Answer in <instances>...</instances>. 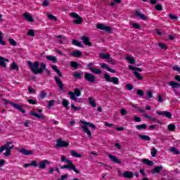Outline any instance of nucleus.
Returning a JSON list of instances; mask_svg holds the SVG:
<instances>
[{"instance_id": "1", "label": "nucleus", "mask_w": 180, "mask_h": 180, "mask_svg": "<svg viewBox=\"0 0 180 180\" xmlns=\"http://www.w3.org/2000/svg\"><path fill=\"white\" fill-rule=\"evenodd\" d=\"M27 65H29L32 72L35 75L37 74H43L44 72V70H46L45 63H41L39 61L32 62L30 60L27 61Z\"/></svg>"}, {"instance_id": "2", "label": "nucleus", "mask_w": 180, "mask_h": 180, "mask_svg": "<svg viewBox=\"0 0 180 180\" xmlns=\"http://www.w3.org/2000/svg\"><path fill=\"white\" fill-rule=\"evenodd\" d=\"M80 123H82V124H84L82 126V129L84 131V133H86L88 137H89L90 139H92V132L89 131L88 127H91V129H96V126L93 123L88 122L84 120H80Z\"/></svg>"}, {"instance_id": "3", "label": "nucleus", "mask_w": 180, "mask_h": 180, "mask_svg": "<svg viewBox=\"0 0 180 180\" xmlns=\"http://www.w3.org/2000/svg\"><path fill=\"white\" fill-rule=\"evenodd\" d=\"M1 101H3V102H4V105L10 104V105H11V106H13L15 109H17L22 113H26V110L22 108V105H20V104H18L16 103L9 101L6 100V98H2Z\"/></svg>"}, {"instance_id": "4", "label": "nucleus", "mask_w": 180, "mask_h": 180, "mask_svg": "<svg viewBox=\"0 0 180 180\" xmlns=\"http://www.w3.org/2000/svg\"><path fill=\"white\" fill-rule=\"evenodd\" d=\"M70 15L72 17V18H74L75 20L73 21V23L75 25H82V22H84V19L82 18V17H80L79 15H78V13H70Z\"/></svg>"}, {"instance_id": "5", "label": "nucleus", "mask_w": 180, "mask_h": 180, "mask_svg": "<svg viewBox=\"0 0 180 180\" xmlns=\"http://www.w3.org/2000/svg\"><path fill=\"white\" fill-rule=\"evenodd\" d=\"M60 169H71L77 174H79L80 172L79 170L77 169V167H75V165H73L72 162L67 163V165L60 166Z\"/></svg>"}, {"instance_id": "6", "label": "nucleus", "mask_w": 180, "mask_h": 180, "mask_svg": "<svg viewBox=\"0 0 180 180\" xmlns=\"http://www.w3.org/2000/svg\"><path fill=\"white\" fill-rule=\"evenodd\" d=\"M104 78L107 82H112L114 85H119V78L116 77H110V75L108 73L104 74Z\"/></svg>"}, {"instance_id": "7", "label": "nucleus", "mask_w": 180, "mask_h": 180, "mask_svg": "<svg viewBox=\"0 0 180 180\" xmlns=\"http://www.w3.org/2000/svg\"><path fill=\"white\" fill-rule=\"evenodd\" d=\"M84 79L87 81V82H90V84H95L96 81V77L91 73L85 72L84 73Z\"/></svg>"}, {"instance_id": "8", "label": "nucleus", "mask_w": 180, "mask_h": 180, "mask_svg": "<svg viewBox=\"0 0 180 180\" xmlns=\"http://www.w3.org/2000/svg\"><path fill=\"white\" fill-rule=\"evenodd\" d=\"M70 146V143L62 141L61 139H58L56 144V148H67Z\"/></svg>"}, {"instance_id": "9", "label": "nucleus", "mask_w": 180, "mask_h": 180, "mask_svg": "<svg viewBox=\"0 0 180 180\" xmlns=\"http://www.w3.org/2000/svg\"><path fill=\"white\" fill-rule=\"evenodd\" d=\"M156 114L159 116H165L167 119H172V114L169 111H157Z\"/></svg>"}, {"instance_id": "10", "label": "nucleus", "mask_w": 180, "mask_h": 180, "mask_svg": "<svg viewBox=\"0 0 180 180\" xmlns=\"http://www.w3.org/2000/svg\"><path fill=\"white\" fill-rule=\"evenodd\" d=\"M97 29H99L100 30H105V32H108L112 31V27L110 26H105L102 23H99L97 25Z\"/></svg>"}, {"instance_id": "11", "label": "nucleus", "mask_w": 180, "mask_h": 180, "mask_svg": "<svg viewBox=\"0 0 180 180\" xmlns=\"http://www.w3.org/2000/svg\"><path fill=\"white\" fill-rule=\"evenodd\" d=\"M54 79H55L56 83L58 85L59 89L60 91H64V84L63 83V81H61V79H60V77L55 76Z\"/></svg>"}, {"instance_id": "12", "label": "nucleus", "mask_w": 180, "mask_h": 180, "mask_svg": "<svg viewBox=\"0 0 180 180\" xmlns=\"http://www.w3.org/2000/svg\"><path fill=\"white\" fill-rule=\"evenodd\" d=\"M47 165H50V161L44 160L39 164L38 168H39V169H44Z\"/></svg>"}, {"instance_id": "13", "label": "nucleus", "mask_w": 180, "mask_h": 180, "mask_svg": "<svg viewBox=\"0 0 180 180\" xmlns=\"http://www.w3.org/2000/svg\"><path fill=\"white\" fill-rule=\"evenodd\" d=\"M6 63H9V59L0 56V67H2L3 68H6Z\"/></svg>"}, {"instance_id": "14", "label": "nucleus", "mask_w": 180, "mask_h": 180, "mask_svg": "<svg viewBox=\"0 0 180 180\" xmlns=\"http://www.w3.org/2000/svg\"><path fill=\"white\" fill-rule=\"evenodd\" d=\"M82 40L85 46H89L90 47H92V44L91 41H89V38L86 36H82Z\"/></svg>"}, {"instance_id": "15", "label": "nucleus", "mask_w": 180, "mask_h": 180, "mask_svg": "<svg viewBox=\"0 0 180 180\" xmlns=\"http://www.w3.org/2000/svg\"><path fill=\"white\" fill-rule=\"evenodd\" d=\"M100 65L101 68H103L104 70H107V71H109V72H112V74H115V72H116V70H115V69H112L109 68V66H108L106 63H101Z\"/></svg>"}, {"instance_id": "16", "label": "nucleus", "mask_w": 180, "mask_h": 180, "mask_svg": "<svg viewBox=\"0 0 180 180\" xmlns=\"http://www.w3.org/2000/svg\"><path fill=\"white\" fill-rule=\"evenodd\" d=\"M108 158L110 160H111V161H112V162H115V164H122V161H120V160L117 159V157L113 155L109 154Z\"/></svg>"}, {"instance_id": "17", "label": "nucleus", "mask_w": 180, "mask_h": 180, "mask_svg": "<svg viewBox=\"0 0 180 180\" xmlns=\"http://www.w3.org/2000/svg\"><path fill=\"white\" fill-rule=\"evenodd\" d=\"M11 144H12V142H7L4 146H1L0 148V154H2L4 150H8V148H12V146H11Z\"/></svg>"}, {"instance_id": "18", "label": "nucleus", "mask_w": 180, "mask_h": 180, "mask_svg": "<svg viewBox=\"0 0 180 180\" xmlns=\"http://www.w3.org/2000/svg\"><path fill=\"white\" fill-rule=\"evenodd\" d=\"M30 113L31 116H34V117H37V119H41L42 120H44V119H46V116L43 114H37L33 111H31Z\"/></svg>"}, {"instance_id": "19", "label": "nucleus", "mask_w": 180, "mask_h": 180, "mask_svg": "<svg viewBox=\"0 0 180 180\" xmlns=\"http://www.w3.org/2000/svg\"><path fill=\"white\" fill-rule=\"evenodd\" d=\"M136 16H138V18H140L141 20H147L148 17L146 16V15L142 14L140 11H135Z\"/></svg>"}, {"instance_id": "20", "label": "nucleus", "mask_w": 180, "mask_h": 180, "mask_svg": "<svg viewBox=\"0 0 180 180\" xmlns=\"http://www.w3.org/2000/svg\"><path fill=\"white\" fill-rule=\"evenodd\" d=\"M73 77L75 79H81L84 78V72H74Z\"/></svg>"}, {"instance_id": "21", "label": "nucleus", "mask_w": 180, "mask_h": 180, "mask_svg": "<svg viewBox=\"0 0 180 180\" xmlns=\"http://www.w3.org/2000/svg\"><path fill=\"white\" fill-rule=\"evenodd\" d=\"M70 55L72 57H77V58H79V57L82 56V52H81V51H79V50H75L72 53H71Z\"/></svg>"}, {"instance_id": "22", "label": "nucleus", "mask_w": 180, "mask_h": 180, "mask_svg": "<svg viewBox=\"0 0 180 180\" xmlns=\"http://www.w3.org/2000/svg\"><path fill=\"white\" fill-rule=\"evenodd\" d=\"M46 60H48V61H52V63H53V64H57V63H58V60H57V57L56 56H46Z\"/></svg>"}, {"instance_id": "23", "label": "nucleus", "mask_w": 180, "mask_h": 180, "mask_svg": "<svg viewBox=\"0 0 180 180\" xmlns=\"http://www.w3.org/2000/svg\"><path fill=\"white\" fill-rule=\"evenodd\" d=\"M24 19L27 20L28 22H34V19L33 18V16L30 15L28 13H25L23 15Z\"/></svg>"}, {"instance_id": "24", "label": "nucleus", "mask_w": 180, "mask_h": 180, "mask_svg": "<svg viewBox=\"0 0 180 180\" xmlns=\"http://www.w3.org/2000/svg\"><path fill=\"white\" fill-rule=\"evenodd\" d=\"M124 178H127L128 179H131L134 175L133 174V172L127 171L123 173Z\"/></svg>"}, {"instance_id": "25", "label": "nucleus", "mask_w": 180, "mask_h": 180, "mask_svg": "<svg viewBox=\"0 0 180 180\" xmlns=\"http://www.w3.org/2000/svg\"><path fill=\"white\" fill-rule=\"evenodd\" d=\"M163 168L162 165L155 167L154 169L152 170V174H160V172L162 171Z\"/></svg>"}, {"instance_id": "26", "label": "nucleus", "mask_w": 180, "mask_h": 180, "mask_svg": "<svg viewBox=\"0 0 180 180\" xmlns=\"http://www.w3.org/2000/svg\"><path fill=\"white\" fill-rule=\"evenodd\" d=\"M20 152L24 155H32L33 154V150H29L25 148H22Z\"/></svg>"}, {"instance_id": "27", "label": "nucleus", "mask_w": 180, "mask_h": 180, "mask_svg": "<svg viewBox=\"0 0 180 180\" xmlns=\"http://www.w3.org/2000/svg\"><path fill=\"white\" fill-rule=\"evenodd\" d=\"M168 85H169V86H172V88H173V89L180 88V84L179 82H174V81L169 82L168 83Z\"/></svg>"}, {"instance_id": "28", "label": "nucleus", "mask_w": 180, "mask_h": 180, "mask_svg": "<svg viewBox=\"0 0 180 180\" xmlns=\"http://www.w3.org/2000/svg\"><path fill=\"white\" fill-rule=\"evenodd\" d=\"M99 57H100V58H102L103 60H109V58H110V54L101 53H100Z\"/></svg>"}, {"instance_id": "29", "label": "nucleus", "mask_w": 180, "mask_h": 180, "mask_svg": "<svg viewBox=\"0 0 180 180\" xmlns=\"http://www.w3.org/2000/svg\"><path fill=\"white\" fill-rule=\"evenodd\" d=\"M62 105L64 106V108H65L67 110H70V107L68 106L70 105V101H68V100L63 99L62 101Z\"/></svg>"}, {"instance_id": "30", "label": "nucleus", "mask_w": 180, "mask_h": 180, "mask_svg": "<svg viewBox=\"0 0 180 180\" xmlns=\"http://www.w3.org/2000/svg\"><path fill=\"white\" fill-rule=\"evenodd\" d=\"M138 137H139V139H141V140H145V141H151V137L147 135L139 134Z\"/></svg>"}, {"instance_id": "31", "label": "nucleus", "mask_w": 180, "mask_h": 180, "mask_svg": "<svg viewBox=\"0 0 180 180\" xmlns=\"http://www.w3.org/2000/svg\"><path fill=\"white\" fill-rule=\"evenodd\" d=\"M72 44H73V46H76L77 47H81L82 49L84 48V45L77 39H72Z\"/></svg>"}, {"instance_id": "32", "label": "nucleus", "mask_w": 180, "mask_h": 180, "mask_svg": "<svg viewBox=\"0 0 180 180\" xmlns=\"http://www.w3.org/2000/svg\"><path fill=\"white\" fill-rule=\"evenodd\" d=\"M70 67L72 68H74V70H78V68L79 67V63L77 61H71Z\"/></svg>"}, {"instance_id": "33", "label": "nucleus", "mask_w": 180, "mask_h": 180, "mask_svg": "<svg viewBox=\"0 0 180 180\" xmlns=\"http://www.w3.org/2000/svg\"><path fill=\"white\" fill-rule=\"evenodd\" d=\"M135 127L137 130H146V129H147V124H142L139 125H136Z\"/></svg>"}, {"instance_id": "34", "label": "nucleus", "mask_w": 180, "mask_h": 180, "mask_svg": "<svg viewBox=\"0 0 180 180\" xmlns=\"http://www.w3.org/2000/svg\"><path fill=\"white\" fill-rule=\"evenodd\" d=\"M142 162H144L146 165H148L149 167H153L154 162L148 159H143L142 160Z\"/></svg>"}, {"instance_id": "35", "label": "nucleus", "mask_w": 180, "mask_h": 180, "mask_svg": "<svg viewBox=\"0 0 180 180\" xmlns=\"http://www.w3.org/2000/svg\"><path fill=\"white\" fill-rule=\"evenodd\" d=\"M89 103L91 104L92 108H96V103L95 102V100H94V97L89 98Z\"/></svg>"}, {"instance_id": "36", "label": "nucleus", "mask_w": 180, "mask_h": 180, "mask_svg": "<svg viewBox=\"0 0 180 180\" xmlns=\"http://www.w3.org/2000/svg\"><path fill=\"white\" fill-rule=\"evenodd\" d=\"M60 161L61 162H67V163L72 162V161H71L70 159L65 158V155L60 156Z\"/></svg>"}, {"instance_id": "37", "label": "nucleus", "mask_w": 180, "mask_h": 180, "mask_svg": "<svg viewBox=\"0 0 180 180\" xmlns=\"http://www.w3.org/2000/svg\"><path fill=\"white\" fill-rule=\"evenodd\" d=\"M10 70H16L18 71L19 70V66L18 65V64H16L15 62H13L10 68Z\"/></svg>"}, {"instance_id": "38", "label": "nucleus", "mask_w": 180, "mask_h": 180, "mask_svg": "<svg viewBox=\"0 0 180 180\" xmlns=\"http://www.w3.org/2000/svg\"><path fill=\"white\" fill-rule=\"evenodd\" d=\"M15 148V146L12 145V146H11V148H8V149H6V153H4V155H5L6 157H8V155H11V150L13 148Z\"/></svg>"}, {"instance_id": "39", "label": "nucleus", "mask_w": 180, "mask_h": 180, "mask_svg": "<svg viewBox=\"0 0 180 180\" xmlns=\"http://www.w3.org/2000/svg\"><path fill=\"white\" fill-rule=\"evenodd\" d=\"M71 155H72V157H76V158H81V157H82V155H81L79 153H77V151H75V150H72Z\"/></svg>"}, {"instance_id": "40", "label": "nucleus", "mask_w": 180, "mask_h": 180, "mask_svg": "<svg viewBox=\"0 0 180 180\" xmlns=\"http://www.w3.org/2000/svg\"><path fill=\"white\" fill-rule=\"evenodd\" d=\"M91 72H93V74H96V75L102 74V70H101V69L93 68V69H91Z\"/></svg>"}, {"instance_id": "41", "label": "nucleus", "mask_w": 180, "mask_h": 180, "mask_svg": "<svg viewBox=\"0 0 180 180\" xmlns=\"http://www.w3.org/2000/svg\"><path fill=\"white\" fill-rule=\"evenodd\" d=\"M134 75L137 78V79H139V81H141V79H143V76H141L139 72H134Z\"/></svg>"}, {"instance_id": "42", "label": "nucleus", "mask_w": 180, "mask_h": 180, "mask_svg": "<svg viewBox=\"0 0 180 180\" xmlns=\"http://www.w3.org/2000/svg\"><path fill=\"white\" fill-rule=\"evenodd\" d=\"M68 95L70 96V99L72 101H77V96L72 91H69Z\"/></svg>"}, {"instance_id": "43", "label": "nucleus", "mask_w": 180, "mask_h": 180, "mask_svg": "<svg viewBox=\"0 0 180 180\" xmlns=\"http://www.w3.org/2000/svg\"><path fill=\"white\" fill-rule=\"evenodd\" d=\"M127 60L129 64H134V63H136L134 58L129 56H127Z\"/></svg>"}, {"instance_id": "44", "label": "nucleus", "mask_w": 180, "mask_h": 180, "mask_svg": "<svg viewBox=\"0 0 180 180\" xmlns=\"http://www.w3.org/2000/svg\"><path fill=\"white\" fill-rule=\"evenodd\" d=\"M47 18L48 19H50V20H54L55 22H57V17L54 16L53 14H48Z\"/></svg>"}, {"instance_id": "45", "label": "nucleus", "mask_w": 180, "mask_h": 180, "mask_svg": "<svg viewBox=\"0 0 180 180\" xmlns=\"http://www.w3.org/2000/svg\"><path fill=\"white\" fill-rule=\"evenodd\" d=\"M176 129V127H175V125L172 124H170L168 125V130L169 131H175Z\"/></svg>"}, {"instance_id": "46", "label": "nucleus", "mask_w": 180, "mask_h": 180, "mask_svg": "<svg viewBox=\"0 0 180 180\" xmlns=\"http://www.w3.org/2000/svg\"><path fill=\"white\" fill-rule=\"evenodd\" d=\"M55 103H56L55 100L49 101L48 105H47L48 109H50V108H53V105H54Z\"/></svg>"}, {"instance_id": "47", "label": "nucleus", "mask_w": 180, "mask_h": 180, "mask_svg": "<svg viewBox=\"0 0 180 180\" xmlns=\"http://www.w3.org/2000/svg\"><path fill=\"white\" fill-rule=\"evenodd\" d=\"M76 96H79L81 95V90L78 88L75 89V91L73 92Z\"/></svg>"}, {"instance_id": "48", "label": "nucleus", "mask_w": 180, "mask_h": 180, "mask_svg": "<svg viewBox=\"0 0 180 180\" xmlns=\"http://www.w3.org/2000/svg\"><path fill=\"white\" fill-rule=\"evenodd\" d=\"M27 35L30 36L31 37H34V30H29L27 33Z\"/></svg>"}, {"instance_id": "49", "label": "nucleus", "mask_w": 180, "mask_h": 180, "mask_svg": "<svg viewBox=\"0 0 180 180\" xmlns=\"http://www.w3.org/2000/svg\"><path fill=\"white\" fill-rule=\"evenodd\" d=\"M170 151H172V153H174V154H176V155H178V154H179V150H178L174 147L170 148Z\"/></svg>"}, {"instance_id": "50", "label": "nucleus", "mask_w": 180, "mask_h": 180, "mask_svg": "<svg viewBox=\"0 0 180 180\" xmlns=\"http://www.w3.org/2000/svg\"><path fill=\"white\" fill-rule=\"evenodd\" d=\"M71 106H72V109H73V110H75L76 112L78 111V110H81V109H82L81 107L75 106V105H74L73 103H72Z\"/></svg>"}, {"instance_id": "51", "label": "nucleus", "mask_w": 180, "mask_h": 180, "mask_svg": "<svg viewBox=\"0 0 180 180\" xmlns=\"http://www.w3.org/2000/svg\"><path fill=\"white\" fill-rule=\"evenodd\" d=\"M8 41H9V43H10V44L11 45V46H16V44H18V43H16V41H15L13 39H12V38H9L8 39Z\"/></svg>"}, {"instance_id": "52", "label": "nucleus", "mask_w": 180, "mask_h": 180, "mask_svg": "<svg viewBox=\"0 0 180 180\" xmlns=\"http://www.w3.org/2000/svg\"><path fill=\"white\" fill-rule=\"evenodd\" d=\"M47 98V94L46 92L42 91L39 95V99H44Z\"/></svg>"}, {"instance_id": "53", "label": "nucleus", "mask_w": 180, "mask_h": 180, "mask_svg": "<svg viewBox=\"0 0 180 180\" xmlns=\"http://www.w3.org/2000/svg\"><path fill=\"white\" fill-rule=\"evenodd\" d=\"M150 122H153V123H161V121H160L158 119L155 117H150Z\"/></svg>"}, {"instance_id": "54", "label": "nucleus", "mask_w": 180, "mask_h": 180, "mask_svg": "<svg viewBox=\"0 0 180 180\" xmlns=\"http://www.w3.org/2000/svg\"><path fill=\"white\" fill-rule=\"evenodd\" d=\"M68 174H65L64 175L61 176L60 178L58 179V180H67L68 179Z\"/></svg>"}, {"instance_id": "55", "label": "nucleus", "mask_w": 180, "mask_h": 180, "mask_svg": "<svg viewBox=\"0 0 180 180\" xmlns=\"http://www.w3.org/2000/svg\"><path fill=\"white\" fill-rule=\"evenodd\" d=\"M157 153H158L157 149H155V148H153L151 150L152 157H153V158L157 157Z\"/></svg>"}, {"instance_id": "56", "label": "nucleus", "mask_w": 180, "mask_h": 180, "mask_svg": "<svg viewBox=\"0 0 180 180\" xmlns=\"http://www.w3.org/2000/svg\"><path fill=\"white\" fill-rule=\"evenodd\" d=\"M57 39H59L60 40L58 41L60 44H63V43H64L63 41L61 40V39H63V40L65 39V37H63V35H58L57 37Z\"/></svg>"}, {"instance_id": "57", "label": "nucleus", "mask_w": 180, "mask_h": 180, "mask_svg": "<svg viewBox=\"0 0 180 180\" xmlns=\"http://www.w3.org/2000/svg\"><path fill=\"white\" fill-rule=\"evenodd\" d=\"M125 88L128 91H131V89H133V88H134V86H133V84H128L126 85Z\"/></svg>"}, {"instance_id": "58", "label": "nucleus", "mask_w": 180, "mask_h": 180, "mask_svg": "<svg viewBox=\"0 0 180 180\" xmlns=\"http://www.w3.org/2000/svg\"><path fill=\"white\" fill-rule=\"evenodd\" d=\"M0 44H1V46H5L6 44L5 41L2 39V32H0Z\"/></svg>"}, {"instance_id": "59", "label": "nucleus", "mask_w": 180, "mask_h": 180, "mask_svg": "<svg viewBox=\"0 0 180 180\" xmlns=\"http://www.w3.org/2000/svg\"><path fill=\"white\" fill-rule=\"evenodd\" d=\"M27 102L30 103V105H37V101L33 99H28Z\"/></svg>"}, {"instance_id": "60", "label": "nucleus", "mask_w": 180, "mask_h": 180, "mask_svg": "<svg viewBox=\"0 0 180 180\" xmlns=\"http://www.w3.org/2000/svg\"><path fill=\"white\" fill-rule=\"evenodd\" d=\"M173 70L174 71H177V72L179 74H180V67H179V65H175L174 66H173Z\"/></svg>"}, {"instance_id": "61", "label": "nucleus", "mask_w": 180, "mask_h": 180, "mask_svg": "<svg viewBox=\"0 0 180 180\" xmlns=\"http://www.w3.org/2000/svg\"><path fill=\"white\" fill-rule=\"evenodd\" d=\"M132 26L134 27V29H141V26H140V24L139 23H132Z\"/></svg>"}, {"instance_id": "62", "label": "nucleus", "mask_w": 180, "mask_h": 180, "mask_svg": "<svg viewBox=\"0 0 180 180\" xmlns=\"http://www.w3.org/2000/svg\"><path fill=\"white\" fill-rule=\"evenodd\" d=\"M134 122H136L137 123H140V122H141V118L138 116H134Z\"/></svg>"}, {"instance_id": "63", "label": "nucleus", "mask_w": 180, "mask_h": 180, "mask_svg": "<svg viewBox=\"0 0 180 180\" xmlns=\"http://www.w3.org/2000/svg\"><path fill=\"white\" fill-rule=\"evenodd\" d=\"M136 94L139 95V96H144V91H143V90H137L136 91Z\"/></svg>"}, {"instance_id": "64", "label": "nucleus", "mask_w": 180, "mask_h": 180, "mask_svg": "<svg viewBox=\"0 0 180 180\" xmlns=\"http://www.w3.org/2000/svg\"><path fill=\"white\" fill-rule=\"evenodd\" d=\"M155 9H156V11H162V6L157 4L155 6Z\"/></svg>"}]
</instances>
